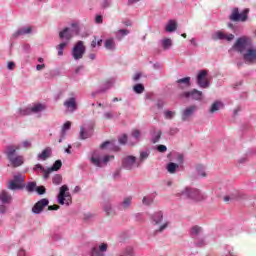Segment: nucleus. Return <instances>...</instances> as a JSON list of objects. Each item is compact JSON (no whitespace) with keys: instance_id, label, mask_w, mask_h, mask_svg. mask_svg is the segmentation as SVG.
Returning a JSON list of instances; mask_svg holds the SVG:
<instances>
[{"instance_id":"1","label":"nucleus","mask_w":256,"mask_h":256,"mask_svg":"<svg viewBox=\"0 0 256 256\" xmlns=\"http://www.w3.org/2000/svg\"><path fill=\"white\" fill-rule=\"evenodd\" d=\"M249 45V38L243 36L236 40L233 49L241 53L245 63L253 64L256 60V50L254 48H247Z\"/></svg>"},{"instance_id":"2","label":"nucleus","mask_w":256,"mask_h":256,"mask_svg":"<svg viewBox=\"0 0 256 256\" xmlns=\"http://www.w3.org/2000/svg\"><path fill=\"white\" fill-rule=\"evenodd\" d=\"M17 151H19V146H8L6 150V155L12 167H21V165L25 163V159L23 158V156L15 154L17 153Z\"/></svg>"},{"instance_id":"3","label":"nucleus","mask_w":256,"mask_h":256,"mask_svg":"<svg viewBox=\"0 0 256 256\" xmlns=\"http://www.w3.org/2000/svg\"><path fill=\"white\" fill-rule=\"evenodd\" d=\"M178 195L179 197H185L186 199H194V201H203V199H205V195L201 194V191L197 189L185 188L178 193Z\"/></svg>"},{"instance_id":"4","label":"nucleus","mask_w":256,"mask_h":256,"mask_svg":"<svg viewBox=\"0 0 256 256\" xmlns=\"http://www.w3.org/2000/svg\"><path fill=\"white\" fill-rule=\"evenodd\" d=\"M69 187L67 185H63L60 188V192L58 194V203L60 205H71L73 203L71 194H69Z\"/></svg>"},{"instance_id":"5","label":"nucleus","mask_w":256,"mask_h":256,"mask_svg":"<svg viewBox=\"0 0 256 256\" xmlns=\"http://www.w3.org/2000/svg\"><path fill=\"white\" fill-rule=\"evenodd\" d=\"M83 55H85V45L83 41H78L72 49V57L75 61H79L83 59Z\"/></svg>"},{"instance_id":"6","label":"nucleus","mask_w":256,"mask_h":256,"mask_svg":"<svg viewBox=\"0 0 256 256\" xmlns=\"http://www.w3.org/2000/svg\"><path fill=\"white\" fill-rule=\"evenodd\" d=\"M247 15H249V9H244L241 13H239V8H234L230 15L231 21H247Z\"/></svg>"},{"instance_id":"7","label":"nucleus","mask_w":256,"mask_h":256,"mask_svg":"<svg viewBox=\"0 0 256 256\" xmlns=\"http://www.w3.org/2000/svg\"><path fill=\"white\" fill-rule=\"evenodd\" d=\"M201 97H203V92L197 89L186 91L180 94L181 99H194L195 101H199L201 100Z\"/></svg>"},{"instance_id":"8","label":"nucleus","mask_w":256,"mask_h":256,"mask_svg":"<svg viewBox=\"0 0 256 256\" xmlns=\"http://www.w3.org/2000/svg\"><path fill=\"white\" fill-rule=\"evenodd\" d=\"M109 248V245L107 243H101L96 244L91 249V256H105V253H107V249Z\"/></svg>"},{"instance_id":"9","label":"nucleus","mask_w":256,"mask_h":256,"mask_svg":"<svg viewBox=\"0 0 256 256\" xmlns=\"http://www.w3.org/2000/svg\"><path fill=\"white\" fill-rule=\"evenodd\" d=\"M207 70H201L197 76V85L202 89H207L210 85L209 79H207Z\"/></svg>"},{"instance_id":"10","label":"nucleus","mask_w":256,"mask_h":256,"mask_svg":"<svg viewBox=\"0 0 256 256\" xmlns=\"http://www.w3.org/2000/svg\"><path fill=\"white\" fill-rule=\"evenodd\" d=\"M139 162H137V158L135 156H126L122 161V167L124 169H127L128 171H131Z\"/></svg>"},{"instance_id":"11","label":"nucleus","mask_w":256,"mask_h":256,"mask_svg":"<svg viewBox=\"0 0 256 256\" xmlns=\"http://www.w3.org/2000/svg\"><path fill=\"white\" fill-rule=\"evenodd\" d=\"M47 206H49V199L43 198L32 207V213L39 215Z\"/></svg>"},{"instance_id":"12","label":"nucleus","mask_w":256,"mask_h":256,"mask_svg":"<svg viewBox=\"0 0 256 256\" xmlns=\"http://www.w3.org/2000/svg\"><path fill=\"white\" fill-rule=\"evenodd\" d=\"M45 109H47V106H45L44 104L38 103L26 110H20V114L29 115V113H41V111H45Z\"/></svg>"},{"instance_id":"13","label":"nucleus","mask_w":256,"mask_h":256,"mask_svg":"<svg viewBox=\"0 0 256 256\" xmlns=\"http://www.w3.org/2000/svg\"><path fill=\"white\" fill-rule=\"evenodd\" d=\"M197 111V106L192 105L182 111V121H189L193 117V113Z\"/></svg>"},{"instance_id":"14","label":"nucleus","mask_w":256,"mask_h":256,"mask_svg":"<svg viewBox=\"0 0 256 256\" xmlns=\"http://www.w3.org/2000/svg\"><path fill=\"white\" fill-rule=\"evenodd\" d=\"M214 41H217L218 39L220 40H226V41H233V39H235V35L233 34H225L221 31H218L215 33V35L213 36Z\"/></svg>"},{"instance_id":"15","label":"nucleus","mask_w":256,"mask_h":256,"mask_svg":"<svg viewBox=\"0 0 256 256\" xmlns=\"http://www.w3.org/2000/svg\"><path fill=\"white\" fill-rule=\"evenodd\" d=\"M64 107H66V109H68V111H71L73 113V111H77V100H75V98H69L64 102Z\"/></svg>"},{"instance_id":"16","label":"nucleus","mask_w":256,"mask_h":256,"mask_svg":"<svg viewBox=\"0 0 256 256\" xmlns=\"http://www.w3.org/2000/svg\"><path fill=\"white\" fill-rule=\"evenodd\" d=\"M176 83L178 85V89H187V87H191V77L178 79Z\"/></svg>"},{"instance_id":"17","label":"nucleus","mask_w":256,"mask_h":256,"mask_svg":"<svg viewBox=\"0 0 256 256\" xmlns=\"http://www.w3.org/2000/svg\"><path fill=\"white\" fill-rule=\"evenodd\" d=\"M51 148L47 147L45 148L42 153L38 154V160L39 161H47L49 157H51Z\"/></svg>"},{"instance_id":"18","label":"nucleus","mask_w":256,"mask_h":256,"mask_svg":"<svg viewBox=\"0 0 256 256\" xmlns=\"http://www.w3.org/2000/svg\"><path fill=\"white\" fill-rule=\"evenodd\" d=\"M60 39H66V41H70L73 38V34H71V30L69 28H64L63 31L59 33Z\"/></svg>"},{"instance_id":"19","label":"nucleus","mask_w":256,"mask_h":256,"mask_svg":"<svg viewBox=\"0 0 256 256\" xmlns=\"http://www.w3.org/2000/svg\"><path fill=\"white\" fill-rule=\"evenodd\" d=\"M104 47L105 49H108V51H115V47H116L115 39L109 38L105 40Z\"/></svg>"},{"instance_id":"20","label":"nucleus","mask_w":256,"mask_h":256,"mask_svg":"<svg viewBox=\"0 0 256 256\" xmlns=\"http://www.w3.org/2000/svg\"><path fill=\"white\" fill-rule=\"evenodd\" d=\"M152 220L154 222V225H159L163 221V212H156L152 216Z\"/></svg>"},{"instance_id":"21","label":"nucleus","mask_w":256,"mask_h":256,"mask_svg":"<svg viewBox=\"0 0 256 256\" xmlns=\"http://www.w3.org/2000/svg\"><path fill=\"white\" fill-rule=\"evenodd\" d=\"M166 31L168 33H173V31H177V22L174 20H170L168 25L166 26Z\"/></svg>"},{"instance_id":"22","label":"nucleus","mask_w":256,"mask_h":256,"mask_svg":"<svg viewBox=\"0 0 256 256\" xmlns=\"http://www.w3.org/2000/svg\"><path fill=\"white\" fill-rule=\"evenodd\" d=\"M0 200L2 201V203H9L11 201V195H9L7 191L3 190L0 193Z\"/></svg>"},{"instance_id":"23","label":"nucleus","mask_w":256,"mask_h":256,"mask_svg":"<svg viewBox=\"0 0 256 256\" xmlns=\"http://www.w3.org/2000/svg\"><path fill=\"white\" fill-rule=\"evenodd\" d=\"M8 189H10L11 191H16V189H23V186L21 184H18V182L11 180L8 183Z\"/></svg>"},{"instance_id":"24","label":"nucleus","mask_w":256,"mask_h":256,"mask_svg":"<svg viewBox=\"0 0 256 256\" xmlns=\"http://www.w3.org/2000/svg\"><path fill=\"white\" fill-rule=\"evenodd\" d=\"M31 31H32L31 27L21 28V29H19V30L14 34V37H19V35H27V34L31 33Z\"/></svg>"},{"instance_id":"25","label":"nucleus","mask_w":256,"mask_h":256,"mask_svg":"<svg viewBox=\"0 0 256 256\" xmlns=\"http://www.w3.org/2000/svg\"><path fill=\"white\" fill-rule=\"evenodd\" d=\"M104 211L108 217H113V215H115V210H113L111 204H106L104 207Z\"/></svg>"},{"instance_id":"26","label":"nucleus","mask_w":256,"mask_h":256,"mask_svg":"<svg viewBox=\"0 0 256 256\" xmlns=\"http://www.w3.org/2000/svg\"><path fill=\"white\" fill-rule=\"evenodd\" d=\"M177 169H179V165L178 164H175L173 162H170L168 165H167V171L168 173H175V171H177Z\"/></svg>"},{"instance_id":"27","label":"nucleus","mask_w":256,"mask_h":256,"mask_svg":"<svg viewBox=\"0 0 256 256\" xmlns=\"http://www.w3.org/2000/svg\"><path fill=\"white\" fill-rule=\"evenodd\" d=\"M63 167V162L61 160H56L53 166L50 168V171H59Z\"/></svg>"},{"instance_id":"28","label":"nucleus","mask_w":256,"mask_h":256,"mask_svg":"<svg viewBox=\"0 0 256 256\" xmlns=\"http://www.w3.org/2000/svg\"><path fill=\"white\" fill-rule=\"evenodd\" d=\"M221 105L222 104L219 101L214 102L210 108V113H215L219 111V109L221 108Z\"/></svg>"},{"instance_id":"29","label":"nucleus","mask_w":256,"mask_h":256,"mask_svg":"<svg viewBox=\"0 0 256 256\" xmlns=\"http://www.w3.org/2000/svg\"><path fill=\"white\" fill-rule=\"evenodd\" d=\"M101 45H103V40L102 39L97 40V37H94V40H92L91 42L92 49H95V47H101Z\"/></svg>"},{"instance_id":"30","label":"nucleus","mask_w":256,"mask_h":256,"mask_svg":"<svg viewBox=\"0 0 256 256\" xmlns=\"http://www.w3.org/2000/svg\"><path fill=\"white\" fill-rule=\"evenodd\" d=\"M69 129H71V121H67L63 126H62V137H64L65 133H67V131H69Z\"/></svg>"},{"instance_id":"31","label":"nucleus","mask_w":256,"mask_h":256,"mask_svg":"<svg viewBox=\"0 0 256 256\" xmlns=\"http://www.w3.org/2000/svg\"><path fill=\"white\" fill-rule=\"evenodd\" d=\"M171 45H173V42L171 41V39L166 38L162 41V47L163 49L167 50L169 49V47H171Z\"/></svg>"},{"instance_id":"32","label":"nucleus","mask_w":256,"mask_h":256,"mask_svg":"<svg viewBox=\"0 0 256 256\" xmlns=\"http://www.w3.org/2000/svg\"><path fill=\"white\" fill-rule=\"evenodd\" d=\"M91 163H93L96 167H101V158L99 156H92Z\"/></svg>"},{"instance_id":"33","label":"nucleus","mask_w":256,"mask_h":256,"mask_svg":"<svg viewBox=\"0 0 256 256\" xmlns=\"http://www.w3.org/2000/svg\"><path fill=\"white\" fill-rule=\"evenodd\" d=\"M201 231H202L201 227L194 226V227L191 228V235L193 237H197V235H199L201 233Z\"/></svg>"},{"instance_id":"34","label":"nucleus","mask_w":256,"mask_h":256,"mask_svg":"<svg viewBox=\"0 0 256 256\" xmlns=\"http://www.w3.org/2000/svg\"><path fill=\"white\" fill-rule=\"evenodd\" d=\"M134 91L137 93V94H141L143 93V91H145V86H143V84H136L134 87H133Z\"/></svg>"},{"instance_id":"35","label":"nucleus","mask_w":256,"mask_h":256,"mask_svg":"<svg viewBox=\"0 0 256 256\" xmlns=\"http://www.w3.org/2000/svg\"><path fill=\"white\" fill-rule=\"evenodd\" d=\"M89 137H91V134L87 133L85 131L84 127L80 128V139H89Z\"/></svg>"},{"instance_id":"36","label":"nucleus","mask_w":256,"mask_h":256,"mask_svg":"<svg viewBox=\"0 0 256 256\" xmlns=\"http://www.w3.org/2000/svg\"><path fill=\"white\" fill-rule=\"evenodd\" d=\"M148 157H149V153H147V152H142V153L140 154V159H139V161H138L137 167H139V166L141 165V163H143V161H145V159H148Z\"/></svg>"},{"instance_id":"37","label":"nucleus","mask_w":256,"mask_h":256,"mask_svg":"<svg viewBox=\"0 0 256 256\" xmlns=\"http://www.w3.org/2000/svg\"><path fill=\"white\" fill-rule=\"evenodd\" d=\"M52 181H53L54 185H61V182L63 181V177H61V175H59V174H56L53 177Z\"/></svg>"},{"instance_id":"38","label":"nucleus","mask_w":256,"mask_h":256,"mask_svg":"<svg viewBox=\"0 0 256 256\" xmlns=\"http://www.w3.org/2000/svg\"><path fill=\"white\" fill-rule=\"evenodd\" d=\"M67 47V42L60 43L58 45V55L59 57L63 56V50Z\"/></svg>"},{"instance_id":"39","label":"nucleus","mask_w":256,"mask_h":256,"mask_svg":"<svg viewBox=\"0 0 256 256\" xmlns=\"http://www.w3.org/2000/svg\"><path fill=\"white\" fill-rule=\"evenodd\" d=\"M131 201H132V198L131 197H127L123 200L122 202V207L124 209H128V207L131 205Z\"/></svg>"},{"instance_id":"40","label":"nucleus","mask_w":256,"mask_h":256,"mask_svg":"<svg viewBox=\"0 0 256 256\" xmlns=\"http://www.w3.org/2000/svg\"><path fill=\"white\" fill-rule=\"evenodd\" d=\"M13 181H15L16 183L21 185V183H23V181H25V178L23 177V175L17 174V175L14 176Z\"/></svg>"},{"instance_id":"41","label":"nucleus","mask_w":256,"mask_h":256,"mask_svg":"<svg viewBox=\"0 0 256 256\" xmlns=\"http://www.w3.org/2000/svg\"><path fill=\"white\" fill-rule=\"evenodd\" d=\"M35 187H37V184L35 182H30L27 184L26 189L31 193L35 191Z\"/></svg>"},{"instance_id":"42","label":"nucleus","mask_w":256,"mask_h":256,"mask_svg":"<svg viewBox=\"0 0 256 256\" xmlns=\"http://www.w3.org/2000/svg\"><path fill=\"white\" fill-rule=\"evenodd\" d=\"M159 139H161V130H158L154 137L152 138L153 143H158Z\"/></svg>"},{"instance_id":"43","label":"nucleus","mask_w":256,"mask_h":256,"mask_svg":"<svg viewBox=\"0 0 256 256\" xmlns=\"http://www.w3.org/2000/svg\"><path fill=\"white\" fill-rule=\"evenodd\" d=\"M36 191L38 195H45L47 190L45 189V186H38Z\"/></svg>"},{"instance_id":"44","label":"nucleus","mask_w":256,"mask_h":256,"mask_svg":"<svg viewBox=\"0 0 256 256\" xmlns=\"http://www.w3.org/2000/svg\"><path fill=\"white\" fill-rule=\"evenodd\" d=\"M165 119H173L175 117V112L173 111H166L164 112Z\"/></svg>"},{"instance_id":"45","label":"nucleus","mask_w":256,"mask_h":256,"mask_svg":"<svg viewBox=\"0 0 256 256\" xmlns=\"http://www.w3.org/2000/svg\"><path fill=\"white\" fill-rule=\"evenodd\" d=\"M197 171H198V175H200L201 177H207V174L205 173L203 166H198Z\"/></svg>"},{"instance_id":"46","label":"nucleus","mask_w":256,"mask_h":256,"mask_svg":"<svg viewBox=\"0 0 256 256\" xmlns=\"http://www.w3.org/2000/svg\"><path fill=\"white\" fill-rule=\"evenodd\" d=\"M142 203L143 205H151V203H153V199L148 198L147 196H144Z\"/></svg>"},{"instance_id":"47","label":"nucleus","mask_w":256,"mask_h":256,"mask_svg":"<svg viewBox=\"0 0 256 256\" xmlns=\"http://www.w3.org/2000/svg\"><path fill=\"white\" fill-rule=\"evenodd\" d=\"M114 158H115V156H109V155H107V156H105V157L103 158L102 163H104V165H107V163H109V161H111V159H114Z\"/></svg>"},{"instance_id":"48","label":"nucleus","mask_w":256,"mask_h":256,"mask_svg":"<svg viewBox=\"0 0 256 256\" xmlns=\"http://www.w3.org/2000/svg\"><path fill=\"white\" fill-rule=\"evenodd\" d=\"M127 143V134H124L122 137L119 138V144L125 145Z\"/></svg>"},{"instance_id":"49","label":"nucleus","mask_w":256,"mask_h":256,"mask_svg":"<svg viewBox=\"0 0 256 256\" xmlns=\"http://www.w3.org/2000/svg\"><path fill=\"white\" fill-rule=\"evenodd\" d=\"M166 227H169V222H166V223H164L163 225H161V226L159 227V229L156 230V231H158V233H163V231H165V228H166Z\"/></svg>"},{"instance_id":"50","label":"nucleus","mask_w":256,"mask_h":256,"mask_svg":"<svg viewBox=\"0 0 256 256\" xmlns=\"http://www.w3.org/2000/svg\"><path fill=\"white\" fill-rule=\"evenodd\" d=\"M44 172V179H49L50 173H53V170L51 168H48L47 170H42Z\"/></svg>"},{"instance_id":"51","label":"nucleus","mask_w":256,"mask_h":256,"mask_svg":"<svg viewBox=\"0 0 256 256\" xmlns=\"http://www.w3.org/2000/svg\"><path fill=\"white\" fill-rule=\"evenodd\" d=\"M118 33H120V35H122V37H125V36L129 35V30L120 29V30H118Z\"/></svg>"},{"instance_id":"52","label":"nucleus","mask_w":256,"mask_h":256,"mask_svg":"<svg viewBox=\"0 0 256 256\" xmlns=\"http://www.w3.org/2000/svg\"><path fill=\"white\" fill-rule=\"evenodd\" d=\"M59 208H60L59 205L54 204V205L48 206V211H58Z\"/></svg>"},{"instance_id":"53","label":"nucleus","mask_w":256,"mask_h":256,"mask_svg":"<svg viewBox=\"0 0 256 256\" xmlns=\"http://www.w3.org/2000/svg\"><path fill=\"white\" fill-rule=\"evenodd\" d=\"M158 151H159L160 153H165V151H167V146H165V145H159V146H158Z\"/></svg>"},{"instance_id":"54","label":"nucleus","mask_w":256,"mask_h":256,"mask_svg":"<svg viewBox=\"0 0 256 256\" xmlns=\"http://www.w3.org/2000/svg\"><path fill=\"white\" fill-rule=\"evenodd\" d=\"M95 23H97V24L103 23V16H101V15L96 16Z\"/></svg>"},{"instance_id":"55","label":"nucleus","mask_w":256,"mask_h":256,"mask_svg":"<svg viewBox=\"0 0 256 256\" xmlns=\"http://www.w3.org/2000/svg\"><path fill=\"white\" fill-rule=\"evenodd\" d=\"M132 135L135 137V139H139L141 132L139 130H133Z\"/></svg>"},{"instance_id":"56","label":"nucleus","mask_w":256,"mask_h":256,"mask_svg":"<svg viewBox=\"0 0 256 256\" xmlns=\"http://www.w3.org/2000/svg\"><path fill=\"white\" fill-rule=\"evenodd\" d=\"M22 145L25 149H29L31 147V143L29 142V140L24 141Z\"/></svg>"},{"instance_id":"57","label":"nucleus","mask_w":256,"mask_h":256,"mask_svg":"<svg viewBox=\"0 0 256 256\" xmlns=\"http://www.w3.org/2000/svg\"><path fill=\"white\" fill-rule=\"evenodd\" d=\"M104 117H105V119H113V113L106 112V113H104Z\"/></svg>"},{"instance_id":"58","label":"nucleus","mask_w":256,"mask_h":256,"mask_svg":"<svg viewBox=\"0 0 256 256\" xmlns=\"http://www.w3.org/2000/svg\"><path fill=\"white\" fill-rule=\"evenodd\" d=\"M37 169H40V171H45V168L41 164H36L34 167V171H37Z\"/></svg>"},{"instance_id":"59","label":"nucleus","mask_w":256,"mask_h":256,"mask_svg":"<svg viewBox=\"0 0 256 256\" xmlns=\"http://www.w3.org/2000/svg\"><path fill=\"white\" fill-rule=\"evenodd\" d=\"M8 69L13 71V69H15V62H8Z\"/></svg>"},{"instance_id":"60","label":"nucleus","mask_w":256,"mask_h":256,"mask_svg":"<svg viewBox=\"0 0 256 256\" xmlns=\"http://www.w3.org/2000/svg\"><path fill=\"white\" fill-rule=\"evenodd\" d=\"M141 79V73H136L133 77L134 81H139Z\"/></svg>"},{"instance_id":"61","label":"nucleus","mask_w":256,"mask_h":256,"mask_svg":"<svg viewBox=\"0 0 256 256\" xmlns=\"http://www.w3.org/2000/svg\"><path fill=\"white\" fill-rule=\"evenodd\" d=\"M37 71H41L42 69H45V64H38L36 66Z\"/></svg>"},{"instance_id":"62","label":"nucleus","mask_w":256,"mask_h":256,"mask_svg":"<svg viewBox=\"0 0 256 256\" xmlns=\"http://www.w3.org/2000/svg\"><path fill=\"white\" fill-rule=\"evenodd\" d=\"M224 201L225 203H229V201H233V198L231 196H225Z\"/></svg>"},{"instance_id":"63","label":"nucleus","mask_w":256,"mask_h":256,"mask_svg":"<svg viewBox=\"0 0 256 256\" xmlns=\"http://www.w3.org/2000/svg\"><path fill=\"white\" fill-rule=\"evenodd\" d=\"M7 211V207L5 205L0 206V213H5Z\"/></svg>"},{"instance_id":"64","label":"nucleus","mask_w":256,"mask_h":256,"mask_svg":"<svg viewBox=\"0 0 256 256\" xmlns=\"http://www.w3.org/2000/svg\"><path fill=\"white\" fill-rule=\"evenodd\" d=\"M110 144H111V142L106 141V142L102 143L100 147H101V149H105L106 145H110Z\"/></svg>"}]
</instances>
